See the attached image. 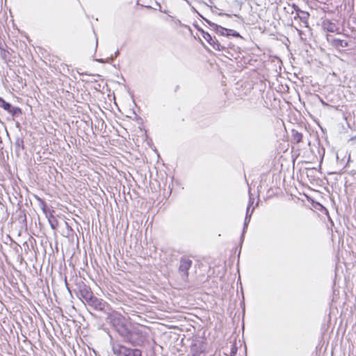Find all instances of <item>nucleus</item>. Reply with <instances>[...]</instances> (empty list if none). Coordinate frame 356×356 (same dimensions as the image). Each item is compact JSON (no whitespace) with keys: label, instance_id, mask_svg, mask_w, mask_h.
I'll return each mask as SVG.
<instances>
[{"label":"nucleus","instance_id":"1","mask_svg":"<svg viewBox=\"0 0 356 356\" xmlns=\"http://www.w3.org/2000/svg\"><path fill=\"white\" fill-rule=\"evenodd\" d=\"M113 325L116 331L124 339V341L128 336L131 328H129L125 324V319L122 316H115L111 319Z\"/></svg>","mask_w":356,"mask_h":356},{"label":"nucleus","instance_id":"2","mask_svg":"<svg viewBox=\"0 0 356 356\" xmlns=\"http://www.w3.org/2000/svg\"><path fill=\"white\" fill-rule=\"evenodd\" d=\"M145 339L143 332L137 327H133L130 330L124 341L133 346H142Z\"/></svg>","mask_w":356,"mask_h":356},{"label":"nucleus","instance_id":"3","mask_svg":"<svg viewBox=\"0 0 356 356\" xmlns=\"http://www.w3.org/2000/svg\"><path fill=\"white\" fill-rule=\"evenodd\" d=\"M113 353L118 356H142L138 349H131L122 345H115L113 347Z\"/></svg>","mask_w":356,"mask_h":356},{"label":"nucleus","instance_id":"4","mask_svg":"<svg viewBox=\"0 0 356 356\" xmlns=\"http://www.w3.org/2000/svg\"><path fill=\"white\" fill-rule=\"evenodd\" d=\"M193 261L188 257H181L180 260V264L179 267V272L181 274V277L186 280L188 278V269L191 267Z\"/></svg>","mask_w":356,"mask_h":356},{"label":"nucleus","instance_id":"5","mask_svg":"<svg viewBox=\"0 0 356 356\" xmlns=\"http://www.w3.org/2000/svg\"><path fill=\"white\" fill-rule=\"evenodd\" d=\"M86 302L88 305L97 310H103L105 307V302L102 299H99L93 295L90 298V300L86 301Z\"/></svg>","mask_w":356,"mask_h":356},{"label":"nucleus","instance_id":"6","mask_svg":"<svg viewBox=\"0 0 356 356\" xmlns=\"http://www.w3.org/2000/svg\"><path fill=\"white\" fill-rule=\"evenodd\" d=\"M331 44H332V46L339 49L340 48H344L349 46V42L348 40L341 38H336L332 40Z\"/></svg>","mask_w":356,"mask_h":356},{"label":"nucleus","instance_id":"7","mask_svg":"<svg viewBox=\"0 0 356 356\" xmlns=\"http://www.w3.org/2000/svg\"><path fill=\"white\" fill-rule=\"evenodd\" d=\"M80 295L83 299L86 302L88 300H90V298L92 296V293L90 291V289L86 286H83L80 289Z\"/></svg>","mask_w":356,"mask_h":356},{"label":"nucleus","instance_id":"8","mask_svg":"<svg viewBox=\"0 0 356 356\" xmlns=\"http://www.w3.org/2000/svg\"><path fill=\"white\" fill-rule=\"evenodd\" d=\"M323 29L329 32H335L337 30V26L334 23L331 22L329 20H325L323 22Z\"/></svg>","mask_w":356,"mask_h":356},{"label":"nucleus","instance_id":"9","mask_svg":"<svg viewBox=\"0 0 356 356\" xmlns=\"http://www.w3.org/2000/svg\"><path fill=\"white\" fill-rule=\"evenodd\" d=\"M202 36L211 46H213L214 48L216 47V40L213 39L211 35L209 33H208L207 32H205L204 31H202Z\"/></svg>","mask_w":356,"mask_h":356},{"label":"nucleus","instance_id":"10","mask_svg":"<svg viewBox=\"0 0 356 356\" xmlns=\"http://www.w3.org/2000/svg\"><path fill=\"white\" fill-rule=\"evenodd\" d=\"M209 25L213 27V29H214V31L218 33V34H220V35H225V31H226V30H227V29H225V28H223L219 25H217L215 23H211V22H209Z\"/></svg>","mask_w":356,"mask_h":356},{"label":"nucleus","instance_id":"11","mask_svg":"<svg viewBox=\"0 0 356 356\" xmlns=\"http://www.w3.org/2000/svg\"><path fill=\"white\" fill-rule=\"evenodd\" d=\"M11 106L12 105L10 103L6 102L3 98L0 97V107L9 112L11 109Z\"/></svg>","mask_w":356,"mask_h":356},{"label":"nucleus","instance_id":"12","mask_svg":"<svg viewBox=\"0 0 356 356\" xmlns=\"http://www.w3.org/2000/svg\"><path fill=\"white\" fill-rule=\"evenodd\" d=\"M9 52L3 49V44L0 42V56L3 60H6L8 58V56L9 55Z\"/></svg>","mask_w":356,"mask_h":356},{"label":"nucleus","instance_id":"13","mask_svg":"<svg viewBox=\"0 0 356 356\" xmlns=\"http://www.w3.org/2000/svg\"><path fill=\"white\" fill-rule=\"evenodd\" d=\"M8 113H10L13 116L19 115L22 113V110H21V108H19L18 107H15V106H11V109L9 111Z\"/></svg>","mask_w":356,"mask_h":356},{"label":"nucleus","instance_id":"14","mask_svg":"<svg viewBox=\"0 0 356 356\" xmlns=\"http://www.w3.org/2000/svg\"><path fill=\"white\" fill-rule=\"evenodd\" d=\"M193 354L192 356H205L203 350H198L196 347L192 348Z\"/></svg>","mask_w":356,"mask_h":356},{"label":"nucleus","instance_id":"15","mask_svg":"<svg viewBox=\"0 0 356 356\" xmlns=\"http://www.w3.org/2000/svg\"><path fill=\"white\" fill-rule=\"evenodd\" d=\"M250 207V205H249V207L247 209V213H246V216H245V222H244L243 232L245 231V229L247 227L248 223L250 222V216H251V214H250V216L248 214Z\"/></svg>","mask_w":356,"mask_h":356},{"label":"nucleus","instance_id":"16","mask_svg":"<svg viewBox=\"0 0 356 356\" xmlns=\"http://www.w3.org/2000/svg\"><path fill=\"white\" fill-rule=\"evenodd\" d=\"M293 138L297 143H300L302 139V135L300 133L296 132L293 135Z\"/></svg>","mask_w":356,"mask_h":356},{"label":"nucleus","instance_id":"17","mask_svg":"<svg viewBox=\"0 0 356 356\" xmlns=\"http://www.w3.org/2000/svg\"><path fill=\"white\" fill-rule=\"evenodd\" d=\"M226 35H234V36H238L239 34L238 33H236L235 31L232 30V29H227L226 30Z\"/></svg>","mask_w":356,"mask_h":356},{"label":"nucleus","instance_id":"18","mask_svg":"<svg viewBox=\"0 0 356 356\" xmlns=\"http://www.w3.org/2000/svg\"><path fill=\"white\" fill-rule=\"evenodd\" d=\"M236 351H237V348L236 347L235 345H232L231 350H230V355L234 356L236 353Z\"/></svg>","mask_w":356,"mask_h":356},{"label":"nucleus","instance_id":"19","mask_svg":"<svg viewBox=\"0 0 356 356\" xmlns=\"http://www.w3.org/2000/svg\"><path fill=\"white\" fill-rule=\"evenodd\" d=\"M49 222H50V225H51V227H52V229H55L57 226V221L56 220H49Z\"/></svg>","mask_w":356,"mask_h":356},{"label":"nucleus","instance_id":"20","mask_svg":"<svg viewBox=\"0 0 356 356\" xmlns=\"http://www.w3.org/2000/svg\"><path fill=\"white\" fill-rule=\"evenodd\" d=\"M99 63H104L103 60L102 59H99V60H97Z\"/></svg>","mask_w":356,"mask_h":356},{"label":"nucleus","instance_id":"21","mask_svg":"<svg viewBox=\"0 0 356 356\" xmlns=\"http://www.w3.org/2000/svg\"><path fill=\"white\" fill-rule=\"evenodd\" d=\"M321 102L323 104H325V105L326 104L323 100H321Z\"/></svg>","mask_w":356,"mask_h":356}]
</instances>
